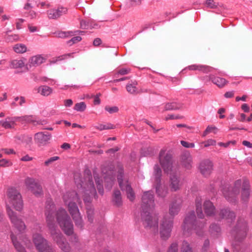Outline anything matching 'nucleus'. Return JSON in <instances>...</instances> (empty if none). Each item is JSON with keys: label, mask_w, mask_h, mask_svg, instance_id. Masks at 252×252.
<instances>
[{"label": "nucleus", "mask_w": 252, "mask_h": 252, "mask_svg": "<svg viewBox=\"0 0 252 252\" xmlns=\"http://www.w3.org/2000/svg\"><path fill=\"white\" fill-rule=\"evenodd\" d=\"M55 205L52 201L48 200L46 202L45 215L52 239L62 251L70 252L71 248L69 244L66 241L60 231L56 229L55 224L53 223L55 215Z\"/></svg>", "instance_id": "nucleus-1"}, {"label": "nucleus", "mask_w": 252, "mask_h": 252, "mask_svg": "<svg viewBox=\"0 0 252 252\" xmlns=\"http://www.w3.org/2000/svg\"><path fill=\"white\" fill-rule=\"evenodd\" d=\"M63 198L65 204L68 207V211L76 226L82 229L84 226L83 221L78 208L74 202L76 201L80 203V199L78 197L77 193L74 191L67 192L63 195Z\"/></svg>", "instance_id": "nucleus-2"}, {"label": "nucleus", "mask_w": 252, "mask_h": 252, "mask_svg": "<svg viewBox=\"0 0 252 252\" xmlns=\"http://www.w3.org/2000/svg\"><path fill=\"white\" fill-rule=\"evenodd\" d=\"M77 176V175H75L74 177L75 182L78 189L79 188H82L81 190L79 191V193L82 194L84 202L85 203H89L91 201V196H94L95 197L96 195V190L91 177V173L90 171L88 172L87 183L85 184L81 180L78 181L76 178Z\"/></svg>", "instance_id": "nucleus-3"}, {"label": "nucleus", "mask_w": 252, "mask_h": 252, "mask_svg": "<svg viewBox=\"0 0 252 252\" xmlns=\"http://www.w3.org/2000/svg\"><path fill=\"white\" fill-rule=\"evenodd\" d=\"M117 180L119 186L122 190L126 192L127 198L131 201H133L135 198V193L128 183L127 177L124 174L123 166L119 164L117 167Z\"/></svg>", "instance_id": "nucleus-4"}, {"label": "nucleus", "mask_w": 252, "mask_h": 252, "mask_svg": "<svg viewBox=\"0 0 252 252\" xmlns=\"http://www.w3.org/2000/svg\"><path fill=\"white\" fill-rule=\"evenodd\" d=\"M158 161L164 172L167 174L179 168L178 165L173 164L172 154L165 149L160 151Z\"/></svg>", "instance_id": "nucleus-5"}, {"label": "nucleus", "mask_w": 252, "mask_h": 252, "mask_svg": "<svg viewBox=\"0 0 252 252\" xmlns=\"http://www.w3.org/2000/svg\"><path fill=\"white\" fill-rule=\"evenodd\" d=\"M56 215L57 221L64 233L68 235L72 234L73 232V225L66 211L61 208Z\"/></svg>", "instance_id": "nucleus-6"}, {"label": "nucleus", "mask_w": 252, "mask_h": 252, "mask_svg": "<svg viewBox=\"0 0 252 252\" xmlns=\"http://www.w3.org/2000/svg\"><path fill=\"white\" fill-rule=\"evenodd\" d=\"M151 211L141 212V219L144 227L154 233H157L158 226V217L157 215H151Z\"/></svg>", "instance_id": "nucleus-7"}, {"label": "nucleus", "mask_w": 252, "mask_h": 252, "mask_svg": "<svg viewBox=\"0 0 252 252\" xmlns=\"http://www.w3.org/2000/svg\"><path fill=\"white\" fill-rule=\"evenodd\" d=\"M204 226V223H200L197 221L195 220V215L194 212H191L189 213L185 219L183 225V229L184 231H189L191 229H194L196 230V234L201 236L203 234L202 231H198L197 228L200 230Z\"/></svg>", "instance_id": "nucleus-8"}, {"label": "nucleus", "mask_w": 252, "mask_h": 252, "mask_svg": "<svg viewBox=\"0 0 252 252\" xmlns=\"http://www.w3.org/2000/svg\"><path fill=\"white\" fill-rule=\"evenodd\" d=\"M32 241L38 252H55V250L49 244L48 241L39 233L32 235Z\"/></svg>", "instance_id": "nucleus-9"}, {"label": "nucleus", "mask_w": 252, "mask_h": 252, "mask_svg": "<svg viewBox=\"0 0 252 252\" xmlns=\"http://www.w3.org/2000/svg\"><path fill=\"white\" fill-rule=\"evenodd\" d=\"M241 184V181L238 180L235 182L233 187H229L226 185L222 189L224 196L229 202L234 203L237 201V196L239 193Z\"/></svg>", "instance_id": "nucleus-10"}, {"label": "nucleus", "mask_w": 252, "mask_h": 252, "mask_svg": "<svg viewBox=\"0 0 252 252\" xmlns=\"http://www.w3.org/2000/svg\"><path fill=\"white\" fill-rule=\"evenodd\" d=\"M247 224L243 219L238 220L237 224L232 230V234L236 242H242L246 237Z\"/></svg>", "instance_id": "nucleus-11"}, {"label": "nucleus", "mask_w": 252, "mask_h": 252, "mask_svg": "<svg viewBox=\"0 0 252 252\" xmlns=\"http://www.w3.org/2000/svg\"><path fill=\"white\" fill-rule=\"evenodd\" d=\"M173 223V218H168L167 216L163 217L159 226V234L162 240H166L170 237Z\"/></svg>", "instance_id": "nucleus-12"}, {"label": "nucleus", "mask_w": 252, "mask_h": 252, "mask_svg": "<svg viewBox=\"0 0 252 252\" xmlns=\"http://www.w3.org/2000/svg\"><path fill=\"white\" fill-rule=\"evenodd\" d=\"M7 195L10 203L17 211H21L23 209V203L20 192L15 188H12L8 189Z\"/></svg>", "instance_id": "nucleus-13"}, {"label": "nucleus", "mask_w": 252, "mask_h": 252, "mask_svg": "<svg viewBox=\"0 0 252 252\" xmlns=\"http://www.w3.org/2000/svg\"><path fill=\"white\" fill-rule=\"evenodd\" d=\"M24 184L26 188L35 196L40 197L43 195L42 187L34 178L27 177L24 180Z\"/></svg>", "instance_id": "nucleus-14"}, {"label": "nucleus", "mask_w": 252, "mask_h": 252, "mask_svg": "<svg viewBox=\"0 0 252 252\" xmlns=\"http://www.w3.org/2000/svg\"><path fill=\"white\" fill-rule=\"evenodd\" d=\"M161 169L158 164H155L154 167V176L155 183L156 184V192L158 195L161 197H164L167 194V189L160 187V178L161 177Z\"/></svg>", "instance_id": "nucleus-15"}, {"label": "nucleus", "mask_w": 252, "mask_h": 252, "mask_svg": "<svg viewBox=\"0 0 252 252\" xmlns=\"http://www.w3.org/2000/svg\"><path fill=\"white\" fill-rule=\"evenodd\" d=\"M6 211L11 222L13 224L14 226L19 232H24L26 228V226L24 221L17 217L16 213L14 212L8 206H6Z\"/></svg>", "instance_id": "nucleus-16"}, {"label": "nucleus", "mask_w": 252, "mask_h": 252, "mask_svg": "<svg viewBox=\"0 0 252 252\" xmlns=\"http://www.w3.org/2000/svg\"><path fill=\"white\" fill-rule=\"evenodd\" d=\"M154 207L155 203L153 192L150 191L144 192L142 197V212L152 211Z\"/></svg>", "instance_id": "nucleus-17"}, {"label": "nucleus", "mask_w": 252, "mask_h": 252, "mask_svg": "<svg viewBox=\"0 0 252 252\" xmlns=\"http://www.w3.org/2000/svg\"><path fill=\"white\" fill-rule=\"evenodd\" d=\"M17 121L22 124H32L34 126L38 125H44L47 124L46 120H37L36 118L32 115H25L21 117L17 116Z\"/></svg>", "instance_id": "nucleus-18"}, {"label": "nucleus", "mask_w": 252, "mask_h": 252, "mask_svg": "<svg viewBox=\"0 0 252 252\" xmlns=\"http://www.w3.org/2000/svg\"><path fill=\"white\" fill-rule=\"evenodd\" d=\"M170 174V188L172 191H176L180 189L182 183L179 179V168L169 172Z\"/></svg>", "instance_id": "nucleus-19"}, {"label": "nucleus", "mask_w": 252, "mask_h": 252, "mask_svg": "<svg viewBox=\"0 0 252 252\" xmlns=\"http://www.w3.org/2000/svg\"><path fill=\"white\" fill-rule=\"evenodd\" d=\"M182 200L180 197H176L173 199L172 203L169 206V213L172 217L171 218H174L177 215L180 211ZM168 218H169L167 217Z\"/></svg>", "instance_id": "nucleus-20"}, {"label": "nucleus", "mask_w": 252, "mask_h": 252, "mask_svg": "<svg viewBox=\"0 0 252 252\" xmlns=\"http://www.w3.org/2000/svg\"><path fill=\"white\" fill-rule=\"evenodd\" d=\"M51 135L48 132H39L35 134V142L39 146L46 145L50 141Z\"/></svg>", "instance_id": "nucleus-21"}, {"label": "nucleus", "mask_w": 252, "mask_h": 252, "mask_svg": "<svg viewBox=\"0 0 252 252\" xmlns=\"http://www.w3.org/2000/svg\"><path fill=\"white\" fill-rule=\"evenodd\" d=\"M181 165L187 169H190L192 166V158L190 154L185 151L183 152L180 159Z\"/></svg>", "instance_id": "nucleus-22"}, {"label": "nucleus", "mask_w": 252, "mask_h": 252, "mask_svg": "<svg viewBox=\"0 0 252 252\" xmlns=\"http://www.w3.org/2000/svg\"><path fill=\"white\" fill-rule=\"evenodd\" d=\"M199 170L201 174L204 176L209 175L213 170V163L208 159L202 161L199 165Z\"/></svg>", "instance_id": "nucleus-23"}, {"label": "nucleus", "mask_w": 252, "mask_h": 252, "mask_svg": "<svg viewBox=\"0 0 252 252\" xmlns=\"http://www.w3.org/2000/svg\"><path fill=\"white\" fill-rule=\"evenodd\" d=\"M17 122V116L7 117L4 120L0 121V125L4 129H13L15 128Z\"/></svg>", "instance_id": "nucleus-24"}, {"label": "nucleus", "mask_w": 252, "mask_h": 252, "mask_svg": "<svg viewBox=\"0 0 252 252\" xmlns=\"http://www.w3.org/2000/svg\"><path fill=\"white\" fill-rule=\"evenodd\" d=\"M187 68L190 70H198L205 73L211 72L212 69V67L210 66L196 64L189 65Z\"/></svg>", "instance_id": "nucleus-25"}, {"label": "nucleus", "mask_w": 252, "mask_h": 252, "mask_svg": "<svg viewBox=\"0 0 252 252\" xmlns=\"http://www.w3.org/2000/svg\"><path fill=\"white\" fill-rule=\"evenodd\" d=\"M220 218L228 220V222L231 221L235 218L234 213L228 209H224L220 210Z\"/></svg>", "instance_id": "nucleus-26"}, {"label": "nucleus", "mask_w": 252, "mask_h": 252, "mask_svg": "<svg viewBox=\"0 0 252 252\" xmlns=\"http://www.w3.org/2000/svg\"><path fill=\"white\" fill-rule=\"evenodd\" d=\"M34 1V0H28L24 7L25 10L28 11L26 13L27 14V16L30 17L31 19H34L37 16V13L32 10V8L33 7V2Z\"/></svg>", "instance_id": "nucleus-27"}, {"label": "nucleus", "mask_w": 252, "mask_h": 252, "mask_svg": "<svg viewBox=\"0 0 252 252\" xmlns=\"http://www.w3.org/2000/svg\"><path fill=\"white\" fill-rule=\"evenodd\" d=\"M250 196V186L248 182L245 181L242 186L241 193L242 200L244 201H248Z\"/></svg>", "instance_id": "nucleus-28"}, {"label": "nucleus", "mask_w": 252, "mask_h": 252, "mask_svg": "<svg viewBox=\"0 0 252 252\" xmlns=\"http://www.w3.org/2000/svg\"><path fill=\"white\" fill-rule=\"evenodd\" d=\"M205 213L207 216H212L214 214L215 208L213 203L209 200H206L203 204Z\"/></svg>", "instance_id": "nucleus-29"}, {"label": "nucleus", "mask_w": 252, "mask_h": 252, "mask_svg": "<svg viewBox=\"0 0 252 252\" xmlns=\"http://www.w3.org/2000/svg\"><path fill=\"white\" fill-rule=\"evenodd\" d=\"M209 79L220 88L223 87L227 83L226 80L223 78L215 77L213 75L209 76Z\"/></svg>", "instance_id": "nucleus-30"}, {"label": "nucleus", "mask_w": 252, "mask_h": 252, "mask_svg": "<svg viewBox=\"0 0 252 252\" xmlns=\"http://www.w3.org/2000/svg\"><path fill=\"white\" fill-rule=\"evenodd\" d=\"M13 244L18 252H27L24 247L17 240V237L12 232L10 235Z\"/></svg>", "instance_id": "nucleus-31"}, {"label": "nucleus", "mask_w": 252, "mask_h": 252, "mask_svg": "<svg viewBox=\"0 0 252 252\" xmlns=\"http://www.w3.org/2000/svg\"><path fill=\"white\" fill-rule=\"evenodd\" d=\"M105 182H106V188L109 189H111L115 180V177L111 171H110L105 176H104Z\"/></svg>", "instance_id": "nucleus-32"}, {"label": "nucleus", "mask_w": 252, "mask_h": 252, "mask_svg": "<svg viewBox=\"0 0 252 252\" xmlns=\"http://www.w3.org/2000/svg\"><path fill=\"white\" fill-rule=\"evenodd\" d=\"M112 201L114 204L117 206H120L123 204L121 193L120 190H114L113 194Z\"/></svg>", "instance_id": "nucleus-33"}, {"label": "nucleus", "mask_w": 252, "mask_h": 252, "mask_svg": "<svg viewBox=\"0 0 252 252\" xmlns=\"http://www.w3.org/2000/svg\"><path fill=\"white\" fill-rule=\"evenodd\" d=\"M37 92L43 96H47L52 93L53 90L49 86L43 85L38 88Z\"/></svg>", "instance_id": "nucleus-34"}, {"label": "nucleus", "mask_w": 252, "mask_h": 252, "mask_svg": "<svg viewBox=\"0 0 252 252\" xmlns=\"http://www.w3.org/2000/svg\"><path fill=\"white\" fill-rule=\"evenodd\" d=\"M182 104L175 102H168L165 104L164 110L165 111L174 110L181 108Z\"/></svg>", "instance_id": "nucleus-35"}, {"label": "nucleus", "mask_w": 252, "mask_h": 252, "mask_svg": "<svg viewBox=\"0 0 252 252\" xmlns=\"http://www.w3.org/2000/svg\"><path fill=\"white\" fill-rule=\"evenodd\" d=\"M44 61V59L40 55H37L31 58L30 61L31 65H38Z\"/></svg>", "instance_id": "nucleus-36"}, {"label": "nucleus", "mask_w": 252, "mask_h": 252, "mask_svg": "<svg viewBox=\"0 0 252 252\" xmlns=\"http://www.w3.org/2000/svg\"><path fill=\"white\" fill-rule=\"evenodd\" d=\"M209 231L213 236L217 237L220 234L221 229L219 225L213 223L210 226Z\"/></svg>", "instance_id": "nucleus-37"}, {"label": "nucleus", "mask_w": 252, "mask_h": 252, "mask_svg": "<svg viewBox=\"0 0 252 252\" xmlns=\"http://www.w3.org/2000/svg\"><path fill=\"white\" fill-rule=\"evenodd\" d=\"M25 59L13 60L10 62V67L13 68H22L25 65Z\"/></svg>", "instance_id": "nucleus-38"}, {"label": "nucleus", "mask_w": 252, "mask_h": 252, "mask_svg": "<svg viewBox=\"0 0 252 252\" xmlns=\"http://www.w3.org/2000/svg\"><path fill=\"white\" fill-rule=\"evenodd\" d=\"M94 178L95 181V183L97 185V188L98 189V191L99 193L103 195L104 190H103V188L102 186V180H100L99 178L98 177V176L96 174H94Z\"/></svg>", "instance_id": "nucleus-39"}, {"label": "nucleus", "mask_w": 252, "mask_h": 252, "mask_svg": "<svg viewBox=\"0 0 252 252\" xmlns=\"http://www.w3.org/2000/svg\"><path fill=\"white\" fill-rule=\"evenodd\" d=\"M196 212L198 218H203L204 215L201 208V199L200 198H197L195 200Z\"/></svg>", "instance_id": "nucleus-40"}, {"label": "nucleus", "mask_w": 252, "mask_h": 252, "mask_svg": "<svg viewBox=\"0 0 252 252\" xmlns=\"http://www.w3.org/2000/svg\"><path fill=\"white\" fill-rule=\"evenodd\" d=\"M137 83L132 82L130 84H127L126 86V91L131 94H136L138 93V90L136 87Z\"/></svg>", "instance_id": "nucleus-41"}, {"label": "nucleus", "mask_w": 252, "mask_h": 252, "mask_svg": "<svg viewBox=\"0 0 252 252\" xmlns=\"http://www.w3.org/2000/svg\"><path fill=\"white\" fill-rule=\"evenodd\" d=\"M96 129L102 131L103 130H108L114 129L115 128V126L111 123H107L106 124H98V126H94Z\"/></svg>", "instance_id": "nucleus-42"}, {"label": "nucleus", "mask_w": 252, "mask_h": 252, "mask_svg": "<svg viewBox=\"0 0 252 252\" xmlns=\"http://www.w3.org/2000/svg\"><path fill=\"white\" fill-rule=\"evenodd\" d=\"M13 49L17 53H24L27 51V47L23 44H17L13 47Z\"/></svg>", "instance_id": "nucleus-43"}, {"label": "nucleus", "mask_w": 252, "mask_h": 252, "mask_svg": "<svg viewBox=\"0 0 252 252\" xmlns=\"http://www.w3.org/2000/svg\"><path fill=\"white\" fill-rule=\"evenodd\" d=\"M181 252H193L189 244L186 241H184L181 248Z\"/></svg>", "instance_id": "nucleus-44"}, {"label": "nucleus", "mask_w": 252, "mask_h": 252, "mask_svg": "<svg viewBox=\"0 0 252 252\" xmlns=\"http://www.w3.org/2000/svg\"><path fill=\"white\" fill-rule=\"evenodd\" d=\"M47 16L50 19H58V14L56 9H50L47 11Z\"/></svg>", "instance_id": "nucleus-45"}, {"label": "nucleus", "mask_w": 252, "mask_h": 252, "mask_svg": "<svg viewBox=\"0 0 252 252\" xmlns=\"http://www.w3.org/2000/svg\"><path fill=\"white\" fill-rule=\"evenodd\" d=\"M86 105L84 102L77 103L74 106V109L78 112H83L86 109Z\"/></svg>", "instance_id": "nucleus-46"}, {"label": "nucleus", "mask_w": 252, "mask_h": 252, "mask_svg": "<svg viewBox=\"0 0 252 252\" xmlns=\"http://www.w3.org/2000/svg\"><path fill=\"white\" fill-rule=\"evenodd\" d=\"M94 209L91 207H87V215L88 221L90 223H92L94 220Z\"/></svg>", "instance_id": "nucleus-47"}, {"label": "nucleus", "mask_w": 252, "mask_h": 252, "mask_svg": "<svg viewBox=\"0 0 252 252\" xmlns=\"http://www.w3.org/2000/svg\"><path fill=\"white\" fill-rule=\"evenodd\" d=\"M4 38L6 42H13L18 40L19 36L18 35H7V36H4Z\"/></svg>", "instance_id": "nucleus-48"}, {"label": "nucleus", "mask_w": 252, "mask_h": 252, "mask_svg": "<svg viewBox=\"0 0 252 252\" xmlns=\"http://www.w3.org/2000/svg\"><path fill=\"white\" fill-rule=\"evenodd\" d=\"M51 6L50 3L48 1H39L37 4V7L43 9L49 8Z\"/></svg>", "instance_id": "nucleus-49"}, {"label": "nucleus", "mask_w": 252, "mask_h": 252, "mask_svg": "<svg viewBox=\"0 0 252 252\" xmlns=\"http://www.w3.org/2000/svg\"><path fill=\"white\" fill-rule=\"evenodd\" d=\"M59 158H60L58 156L51 157L45 161L44 165L46 166H49L50 165L52 164L53 162L58 160Z\"/></svg>", "instance_id": "nucleus-50"}, {"label": "nucleus", "mask_w": 252, "mask_h": 252, "mask_svg": "<svg viewBox=\"0 0 252 252\" xmlns=\"http://www.w3.org/2000/svg\"><path fill=\"white\" fill-rule=\"evenodd\" d=\"M105 110L108 112L110 114H113L115 113H117L119 111V108L117 106H114L112 107H109L108 106H106L105 107Z\"/></svg>", "instance_id": "nucleus-51"}, {"label": "nucleus", "mask_w": 252, "mask_h": 252, "mask_svg": "<svg viewBox=\"0 0 252 252\" xmlns=\"http://www.w3.org/2000/svg\"><path fill=\"white\" fill-rule=\"evenodd\" d=\"M57 14H58V18H60L63 14H65L67 13V9L66 7H60L56 9Z\"/></svg>", "instance_id": "nucleus-52"}, {"label": "nucleus", "mask_w": 252, "mask_h": 252, "mask_svg": "<svg viewBox=\"0 0 252 252\" xmlns=\"http://www.w3.org/2000/svg\"><path fill=\"white\" fill-rule=\"evenodd\" d=\"M178 250V245L176 242L172 243L167 252H177Z\"/></svg>", "instance_id": "nucleus-53"}, {"label": "nucleus", "mask_w": 252, "mask_h": 252, "mask_svg": "<svg viewBox=\"0 0 252 252\" xmlns=\"http://www.w3.org/2000/svg\"><path fill=\"white\" fill-rule=\"evenodd\" d=\"M73 35L72 32H60L58 33V37L60 38H65L66 37H68L69 36H71Z\"/></svg>", "instance_id": "nucleus-54"}, {"label": "nucleus", "mask_w": 252, "mask_h": 252, "mask_svg": "<svg viewBox=\"0 0 252 252\" xmlns=\"http://www.w3.org/2000/svg\"><path fill=\"white\" fill-rule=\"evenodd\" d=\"M82 40V38L80 36H77L72 38L70 40L67 41V44L69 45L76 43Z\"/></svg>", "instance_id": "nucleus-55"}, {"label": "nucleus", "mask_w": 252, "mask_h": 252, "mask_svg": "<svg viewBox=\"0 0 252 252\" xmlns=\"http://www.w3.org/2000/svg\"><path fill=\"white\" fill-rule=\"evenodd\" d=\"M22 240L28 248L30 249L32 247V243L30 240H29L26 236L23 237Z\"/></svg>", "instance_id": "nucleus-56"}, {"label": "nucleus", "mask_w": 252, "mask_h": 252, "mask_svg": "<svg viewBox=\"0 0 252 252\" xmlns=\"http://www.w3.org/2000/svg\"><path fill=\"white\" fill-rule=\"evenodd\" d=\"M130 72V69L123 68L119 70V71L116 73V75L119 74L124 75L128 74Z\"/></svg>", "instance_id": "nucleus-57"}, {"label": "nucleus", "mask_w": 252, "mask_h": 252, "mask_svg": "<svg viewBox=\"0 0 252 252\" xmlns=\"http://www.w3.org/2000/svg\"><path fill=\"white\" fill-rule=\"evenodd\" d=\"M181 144L183 147L187 148L194 147V144L193 143H189L185 141H181Z\"/></svg>", "instance_id": "nucleus-58"}, {"label": "nucleus", "mask_w": 252, "mask_h": 252, "mask_svg": "<svg viewBox=\"0 0 252 252\" xmlns=\"http://www.w3.org/2000/svg\"><path fill=\"white\" fill-rule=\"evenodd\" d=\"M206 4L207 5V7L210 8H215L217 6L213 0H207L206 1Z\"/></svg>", "instance_id": "nucleus-59"}, {"label": "nucleus", "mask_w": 252, "mask_h": 252, "mask_svg": "<svg viewBox=\"0 0 252 252\" xmlns=\"http://www.w3.org/2000/svg\"><path fill=\"white\" fill-rule=\"evenodd\" d=\"M216 143V141L215 140L210 139L204 142V146L207 147L211 145H215Z\"/></svg>", "instance_id": "nucleus-60"}, {"label": "nucleus", "mask_w": 252, "mask_h": 252, "mask_svg": "<svg viewBox=\"0 0 252 252\" xmlns=\"http://www.w3.org/2000/svg\"><path fill=\"white\" fill-rule=\"evenodd\" d=\"M80 27L81 28L83 29H87L89 28V24L88 22L84 21L82 20L80 21Z\"/></svg>", "instance_id": "nucleus-61"}, {"label": "nucleus", "mask_w": 252, "mask_h": 252, "mask_svg": "<svg viewBox=\"0 0 252 252\" xmlns=\"http://www.w3.org/2000/svg\"><path fill=\"white\" fill-rule=\"evenodd\" d=\"M143 0H130V5L132 6L140 5Z\"/></svg>", "instance_id": "nucleus-62"}, {"label": "nucleus", "mask_w": 252, "mask_h": 252, "mask_svg": "<svg viewBox=\"0 0 252 252\" xmlns=\"http://www.w3.org/2000/svg\"><path fill=\"white\" fill-rule=\"evenodd\" d=\"M73 104V101L71 99L64 100V105L65 107H70Z\"/></svg>", "instance_id": "nucleus-63"}, {"label": "nucleus", "mask_w": 252, "mask_h": 252, "mask_svg": "<svg viewBox=\"0 0 252 252\" xmlns=\"http://www.w3.org/2000/svg\"><path fill=\"white\" fill-rule=\"evenodd\" d=\"M24 21L25 20L23 19H19L18 20V21L16 22V28L18 30L21 28V25Z\"/></svg>", "instance_id": "nucleus-64"}]
</instances>
